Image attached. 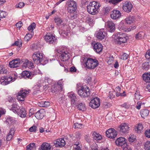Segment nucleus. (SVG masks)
<instances>
[{
	"label": "nucleus",
	"mask_w": 150,
	"mask_h": 150,
	"mask_svg": "<svg viewBox=\"0 0 150 150\" xmlns=\"http://www.w3.org/2000/svg\"><path fill=\"white\" fill-rule=\"evenodd\" d=\"M100 6V4L96 1L91 2L87 6V11L90 14L95 15L98 12V10Z\"/></svg>",
	"instance_id": "1"
},
{
	"label": "nucleus",
	"mask_w": 150,
	"mask_h": 150,
	"mask_svg": "<svg viewBox=\"0 0 150 150\" xmlns=\"http://www.w3.org/2000/svg\"><path fill=\"white\" fill-rule=\"evenodd\" d=\"M106 135L109 138L114 139L117 137V132L114 129H109L106 132Z\"/></svg>",
	"instance_id": "11"
},
{
	"label": "nucleus",
	"mask_w": 150,
	"mask_h": 150,
	"mask_svg": "<svg viewBox=\"0 0 150 150\" xmlns=\"http://www.w3.org/2000/svg\"><path fill=\"white\" fill-rule=\"evenodd\" d=\"M106 35V32L103 29H101L96 32L95 35L97 39L101 40L104 39Z\"/></svg>",
	"instance_id": "14"
},
{
	"label": "nucleus",
	"mask_w": 150,
	"mask_h": 150,
	"mask_svg": "<svg viewBox=\"0 0 150 150\" xmlns=\"http://www.w3.org/2000/svg\"><path fill=\"white\" fill-rule=\"evenodd\" d=\"M116 145L119 146H125L127 145L125 139L123 137H120L118 138L115 141Z\"/></svg>",
	"instance_id": "18"
},
{
	"label": "nucleus",
	"mask_w": 150,
	"mask_h": 150,
	"mask_svg": "<svg viewBox=\"0 0 150 150\" xmlns=\"http://www.w3.org/2000/svg\"><path fill=\"white\" fill-rule=\"evenodd\" d=\"M37 127L35 126H33L31 127L29 129V130L30 132H35L36 130Z\"/></svg>",
	"instance_id": "59"
},
{
	"label": "nucleus",
	"mask_w": 150,
	"mask_h": 150,
	"mask_svg": "<svg viewBox=\"0 0 150 150\" xmlns=\"http://www.w3.org/2000/svg\"><path fill=\"white\" fill-rule=\"evenodd\" d=\"M123 0H110L109 1V3L110 4L116 5Z\"/></svg>",
	"instance_id": "43"
},
{
	"label": "nucleus",
	"mask_w": 150,
	"mask_h": 150,
	"mask_svg": "<svg viewBox=\"0 0 150 150\" xmlns=\"http://www.w3.org/2000/svg\"><path fill=\"white\" fill-rule=\"evenodd\" d=\"M33 60L34 63L38 64L41 63L43 59V54L40 51L34 52L32 55Z\"/></svg>",
	"instance_id": "6"
},
{
	"label": "nucleus",
	"mask_w": 150,
	"mask_h": 150,
	"mask_svg": "<svg viewBox=\"0 0 150 150\" xmlns=\"http://www.w3.org/2000/svg\"><path fill=\"white\" fill-rule=\"evenodd\" d=\"M61 88H60L56 84H54L52 87L51 91L52 93H57L60 91H61L62 90Z\"/></svg>",
	"instance_id": "31"
},
{
	"label": "nucleus",
	"mask_w": 150,
	"mask_h": 150,
	"mask_svg": "<svg viewBox=\"0 0 150 150\" xmlns=\"http://www.w3.org/2000/svg\"><path fill=\"white\" fill-rule=\"evenodd\" d=\"M84 63L85 67L89 69H93L98 65V62L96 59L90 58L85 59Z\"/></svg>",
	"instance_id": "2"
},
{
	"label": "nucleus",
	"mask_w": 150,
	"mask_h": 150,
	"mask_svg": "<svg viewBox=\"0 0 150 150\" xmlns=\"http://www.w3.org/2000/svg\"><path fill=\"white\" fill-rule=\"evenodd\" d=\"M7 72V70L4 66L2 65H0V74H6Z\"/></svg>",
	"instance_id": "47"
},
{
	"label": "nucleus",
	"mask_w": 150,
	"mask_h": 150,
	"mask_svg": "<svg viewBox=\"0 0 150 150\" xmlns=\"http://www.w3.org/2000/svg\"><path fill=\"white\" fill-rule=\"evenodd\" d=\"M140 113L142 117V118H144L145 117L148 115L149 113V111L147 110L144 109L142 110L141 111Z\"/></svg>",
	"instance_id": "40"
},
{
	"label": "nucleus",
	"mask_w": 150,
	"mask_h": 150,
	"mask_svg": "<svg viewBox=\"0 0 150 150\" xmlns=\"http://www.w3.org/2000/svg\"><path fill=\"white\" fill-rule=\"evenodd\" d=\"M119 132L122 135H123L128 133L129 127L127 124L122 123L121 124L119 127Z\"/></svg>",
	"instance_id": "10"
},
{
	"label": "nucleus",
	"mask_w": 150,
	"mask_h": 150,
	"mask_svg": "<svg viewBox=\"0 0 150 150\" xmlns=\"http://www.w3.org/2000/svg\"><path fill=\"white\" fill-rule=\"evenodd\" d=\"M120 12L118 10H114L111 12L110 14L111 18L113 19H116L120 18L121 16Z\"/></svg>",
	"instance_id": "21"
},
{
	"label": "nucleus",
	"mask_w": 150,
	"mask_h": 150,
	"mask_svg": "<svg viewBox=\"0 0 150 150\" xmlns=\"http://www.w3.org/2000/svg\"><path fill=\"white\" fill-rule=\"evenodd\" d=\"M134 129L135 132L140 133L143 131V126L142 124L138 123L135 126Z\"/></svg>",
	"instance_id": "25"
},
{
	"label": "nucleus",
	"mask_w": 150,
	"mask_h": 150,
	"mask_svg": "<svg viewBox=\"0 0 150 150\" xmlns=\"http://www.w3.org/2000/svg\"><path fill=\"white\" fill-rule=\"evenodd\" d=\"M77 4L76 2L72 0L67 2V10L69 13L74 12L77 9Z\"/></svg>",
	"instance_id": "7"
},
{
	"label": "nucleus",
	"mask_w": 150,
	"mask_h": 150,
	"mask_svg": "<svg viewBox=\"0 0 150 150\" xmlns=\"http://www.w3.org/2000/svg\"><path fill=\"white\" fill-rule=\"evenodd\" d=\"M121 106L126 108H128L130 106V105L128 103H125L121 105Z\"/></svg>",
	"instance_id": "58"
},
{
	"label": "nucleus",
	"mask_w": 150,
	"mask_h": 150,
	"mask_svg": "<svg viewBox=\"0 0 150 150\" xmlns=\"http://www.w3.org/2000/svg\"><path fill=\"white\" fill-rule=\"evenodd\" d=\"M144 33L142 32H140L136 35L135 38L136 39H141L144 38Z\"/></svg>",
	"instance_id": "39"
},
{
	"label": "nucleus",
	"mask_w": 150,
	"mask_h": 150,
	"mask_svg": "<svg viewBox=\"0 0 150 150\" xmlns=\"http://www.w3.org/2000/svg\"><path fill=\"white\" fill-rule=\"evenodd\" d=\"M14 132L15 130L11 128L10 129L7 136L6 139L7 141H10L11 139L13 136L14 135Z\"/></svg>",
	"instance_id": "33"
},
{
	"label": "nucleus",
	"mask_w": 150,
	"mask_h": 150,
	"mask_svg": "<svg viewBox=\"0 0 150 150\" xmlns=\"http://www.w3.org/2000/svg\"><path fill=\"white\" fill-rule=\"evenodd\" d=\"M79 146V147H82L81 143L79 141L75 142L74 144L73 147H77Z\"/></svg>",
	"instance_id": "57"
},
{
	"label": "nucleus",
	"mask_w": 150,
	"mask_h": 150,
	"mask_svg": "<svg viewBox=\"0 0 150 150\" xmlns=\"http://www.w3.org/2000/svg\"><path fill=\"white\" fill-rule=\"evenodd\" d=\"M77 89L78 94L81 98L88 97L90 95V91L89 87L85 85L78 87Z\"/></svg>",
	"instance_id": "4"
},
{
	"label": "nucleus",
	"mask_w": 150,
	"mask_h": 150,
	"mask_svg": "<svg viewBox=\"0 0 150 150\" xmlns=\"http://www.w3.org/2000/svg\"><path fill=\"white\" fill-rule=\"evenodd\" d=\"M134 96L135 98L137 100H139L140 99H143V97L141 96L140 94L137 91L136 92V93H135L134 94Z\"/></svg>",
	"instance_id": "48"
},
{
	"label": "nucleus",
	"mask_w": 150,
	"mask_h": 150,
	"mask_svg": "<svg viewBox=\"0 0 150 150\" xmlns=\"http://www.w3.org/2000/svg\"><path fill=\"white\" fill-rule=\"evenodd\" d=\"M142 68L145 70H148L149 67V63L148 62H145L142 65Z\"/></svg>",
	"instance_id": "50"
},
{
	"label": "nucleus",
	"mask_w": 150,
	"mask_h": 150,
	"mask_svg": "<svg viewBox=\"0 0 150 150\" xmlns=\"http://www.w3.org/2000/svg\"><path fill=\"white\" fill-rule=\"evenodd\" d=\"M127 38L125 33L118 32L115 37V42L118 45H121L127 42Z\"/></svg>",
	"instance_id": "5"
},
{
	"label": "nucleus",
	"mask_w": 150,
	"mask_h": 150,
	"mask_svg": "<svg viewBox=\"0 0 150 150\" xmlns=\"http://www.w3.org/2000/svg\"><path fill=\"white\" fill-rule=\"evenodd\" d=\"M144 149L145 150H150V141L146 142L144 144Z\"/></svg>",
	"instance_id": "44"
},
{
	"label": "nucleus",
	"mask_w": 150,
	"mask_h": 150,
	"mask_svg": "<svg viewBox=\"0 0 150 150\" xmlns=\"http://www.w3.org/2000/svg\"><path fill=\"white\" fill-rule=\"evenodd\" d=\"M135 139V136L134 135H130L128 137L129 141L131 142H133Z\"/></svg>",
	"instance_id": "53"
},
{
	"label": "nucleus",
	"mask_w": 150,
	"mask_h": 150,
	"mask_svg": "<svg viewBox=\"0 0 150 150\" xmlns=\"http://www.w3.org/2000/svg\"><path fill=\"white\" fill-rule=\"evenodd\" d=\"M92 136L94 140L97 142L100 140L102 139L101 135L99 133L94 132L92 134Z\"/></svg>",
	"instance_id": "24"
},
{
	"label": "nucleus",
	"mask_w": 150,
	"mask_h": 150,
	"mask_svg": "<svg viewBox=\"0 0 150 150\" xmlns=\"http://www.w3.org/2000/svg\"><path fill=\"white\" fill-rule=\"evenodd\" d=\"M145 57L147 59H150V49L148 50L146 53Z\"/></svg>",
	"instance_id": "64"
},
{
	"label": "nucleus",
	"mask_w": 150,
	"mask_h": 150,
	"mask_svg": "<svg viewBox=\"0 0 150 150\" xmlns=\"http://www.w3.org/2000/svg\"><path fill=\"white\" fill-rule=\"evenodd\" d=\"M7 15V13L3 11L0 10V18H5Z\"/></svg>",
	"instance_id": "52"
},
{
	"label": "nucleus",
	"mask_w": 150,
	"mask_h": 150,
	"mask_svg": "<svg viewBox=\"0 0 150 150\" xmlns=\"http://www.w3.org/2000/svg\"><path fill=\"white\" fill-rule=\"evenodd\" d=\"M105 26L109 32L112 33L114 31L115 24L112 21H107L105 23Z\"/></svg>",
	"instance_id": "16"
},
{
	"label": "nucleus",
	"mask_w": 150,
	"mask_h": 150,
	"mask_svg": "<svg viewBox=\"0 0 150 150\" xmlns=\"http://www.w3.org/2000/svg\"><path fill=\"white\" fill-rule=\"evenodd\" d=\"M36 149L34 143H30L26 146V150H35Z\"/></svg>",
	"instance_id": "38"
},
{
	"label": "nucleus",
	"mask_w": 150,
	"mask_h": 150,
	"mask_svg": "<svg viewBox=\"0 0 150 150\" xmlns=\"http://www.w3.org/2000/svg\"><path fill=\"white\" fill-rule=\"evenodd\" d=\"M86 22L90 26H92L95 23L94 18L93 16L87 17L86 18Z\"/></svg>",
	"instance_id": "30"
},
{
	"label": "nucleus",
	"mask_w": 150,
	"mask_h": 150,
	"mask_svg": "<svg viewBox=\"0 0 150 150\" xmlns=\"http://www.w3.org/2000/svg\"><path fill=\"white\" fill-rule=\"evenodd\" d=\"M60 54L59 58L62 62L67 61L69 58L70 55L67 49L64 47H62L57 51Z\"/></svg>",
	"instance_id": "3"
},
{
	"label": "nucleus",
	"mask_w": 150,
	"mask_h": 150,
	"mask_svg": "<svg viewBox=\"0 0 150 150\" xmlns=\"http://www.w3.org/2000/svg\"><path fill=\"white\" fill-rule=\"evenodd\" d=\"M45 41L50 44H55L57 42V39L54 35L49 33H47L45 36Z\"/></svg>",
	"instance_id": "8"
},
{
	"label": "nucleus",
	"mask_w": 150,
	"mask_h": 150,
	"mask_svg": "<svg viewBox=\"0 0 150 150\" xmlns=\"http://www.w3.org/2000/svg\"><path fill=\"white\" fill-rule=\"evenodd\" d=\"M77 108L80 110L84 111L86 109L85 104L83 103H79L77 105Z\"/></svg>",
	"instance_id": "37"
},
{
	"label": "nucleus",
	"mask_w": 150,
	"mask_h": 150,
	"mask_svg": "<svg viewBox=\"0 0 150 150\" xmlns=\"http://www.w3.org/2000/svg\"><path fill=\"white\" fill-rule=\"evenodd\" d=\"M20 108V107L17 104L14 103L11 105L9 108L14 113H16Z\"/></svg>",
	"instance_id": "29"
},
{
	"label": "nucleus",
	"mask_w": 150,
	"mask_h": 150,
	"mask_svg": "<svg viewBox=\"0 0 150 150\" xmlns=\"http://www.w3.org/2000/svg\"><path fill=\"white\" fill-rule=\"evenodd\" d=\"M125 21L127 24H129L133 23L134 22V19L132 17H128L125 19Z\"/></svg>",
	"instance_id": "36"
},
{
	"label": "nucleus",
	"mask_w": 150,
	"mask_h": 150,
	"mask_svg": "<svg viewBox=\"0 0 150 150\" xmlns=\"http://www.w3.org/2000/svg\"><path fill=\"white\" fill-rule=\"evenodd\" d=\"M110 8V7L107 6L103 8V10L104 11L105 13H107L109 12Z\"/></svg>",
	"instance_id": "62"
},
{
	"label": "nucleus",
	"mask_w": 150,
	"mask_h": 150,
	"mask_svg": "<svg viewBox=\"0 0 150 150\" xmlns=\"http://www.w3.org/2000/svg\"><path fill=\"white\" fill-rule=\"evenodd\" d=\"M29 93L28 91L25 90L20 91L17 96V99L19 101H23L27 94Z\"/></svg>",
	"instance_id": "13"
},
{
	"label": "nucleus",
	"mask_w": 150,
	"mask_h": 150,
	"mask_svg": "<svg viewBox=\"0 0 150 150\" xmlns=\"http://www.w3.org/2000/svg\"><path fill=\"white\" fill-rule=\"evenodd\" d=\"M100 104V101L99 98L96 97L91 100L89 103L90 106L93 109H96L98 108Z\"/></svg>",
	"instance_id": "9"
},
{
	"label": "nucleus",
	"mask_w": 150,
	"mask_h": 150,
	"mask_svg": "<svg viewBox=\"0 0 150 150\" xmlns=\"http://www.w3.org/2000/svg\"><path fill=\"white\" fill-rule=\"evenodd\" d=\"M128 55L126 53H124L122 55H120L119 56V58L125 60L127 59L128 57Z\"/></svg>",
	"instance_id": "49"
},
{
	"label": "nucleus",
	"mask_w": 150,
	"mask_h": 150,
	"mask_svg": "<svg viewBox=\"0 0 150 150\" xmlns=\"http://www.w3.org/2000/svg\"><path fill=\"white\" fill-rule=\"evenodd\" d=\"M53 143L56 147H62L66 144L64 139L62 138L57 139L54 141Z\"/></svg>",
	"instance_id": "17"
},
{
	"label": "nucleus",
	"mask_w": 150,
	"mask_h": 150,
	"mask_svg": "<svg viewBox=\"0 0 150 150\" xmlns=\"http://www.w3.org/2000/svg\"><path fill=\"white\" fill-rule=\"evenodd\" d=\"M143 79L146 82H150V74L148 73H145L142 75Z\"/></svg>",
	"instance_id": "35"
},
{
	"label": "nucleus",
	"mask_w": 150,
	"mask_h": 150,
	"mask_svg": "<svg viewBox=\"0 0 150 150\" xmlns=\"http://www.w3.org/2000/svg\"><path fill=\"white\" fill-rule=\"evenodd\" d=\"M93 49L96 53H100L103 50V46L100 43H95L93 45Z\"/></svg>",
	"instance_id": "20"
},
{
	"label": "nucleus",
	"mask_w": 150,
	"mask_h": 150,
	"mask_svg": "<svg viewBox=\"0 0 150 150\" xmlns=\"http://www.w3.org/2000/svg\"><path fill=\"white\" fill-rule=\"evenodd\" d=\"M133 7L132 4L130 2L126 1L123 4L122 6V8L123 10L127 13H129L131 11Z\"/></svg>",
	"instance_id": "15"
},
{
	"label": "nucleus",
	"mask_w": 150,
	"mask_h": 150,
	"mask_svg": "<svg viewBox=\"0 0 150 150\" xmlns=\"http://www.w3.org/2000/svg\"><path fill=\"white\" fill-rule=\"evenodd\" d=\"M12 78L10 76L8 78V77H1V79L3 80V81H2V83L3 84L7 85L9 83V82L11 81L12 80Z\"/></svg>",
	"instance_id": "32"
},
{
	"label": "nucleus",
	"mask_w": 150,
	"mask_h": 150,
	"mask_svg": "<svg viewBox=\"0 0 150 150\" xmlns=\"http://www.w3.org/2000/svg\"><path fill=\"white\" fill-rule=\"evenodd\" d=\"M15 119L13 117H8L6 119L4 123L6 125H11L13 124L15 122Z\"/></svg>",
	"instance_id": "34"
},
{
	"label": "nucleus",
	"mask_w": 150,
	"mask_h": 150,
	"mask_svg": "<svg viewBox=\"0 0 150 150\" xmlns=\"http://www.w3.org/2000/svg\"><path fill=\"white\" fill-rule=\"evenodd\" d=\"M35 27L36 24L35 23H33L28 26V29L29 31L33 32V30L35 28Z\"/></svg>",
	"instance_id": "45"
},
{
	"label": "nucleus",
	"mask_w": 150,
	"mask_h": 150,
	"mask_svg": "<svg viewBox=\"0 0 150 150\" xmlns=\"http://www.w3.org/2000/svg\"><path fill=\"white\" fill-rule=\"evenodd\" d=\"M25 5V4L22 2H20L18 5L16 6L17 8H22Z\"/></svg>",
	"instance_id": "63"
},
{
	"label": "nucleus",
	"mask_w": 150,
	"mask_h": 150,
	"mask_svg": "<svg viewBox=\"0 0 150 150\" xmlns=\"http://www.w3.org/2000/svg\"><path fill=\"white\" fill-rule=\"evenodd\" d=\"M51 148V145L49 144L46 142L43 143L40 146L41 150H50Z\"/></svg>",
	"instance_id": "26"
},
{
	"label": "nucleus",
	"mask_w": 150,
	"mask_h": 150,
	"mask_svg": "<svg viewBox=\"0 0 150 150\" xmlns=\"http://www.w3.org/2000/svg\"><path fill=\"white\" fill-rule=\"evenodd\" d=\"M16 113L22 118L25 117L27 115L25 110L23 108H20Z\"/></svg>",
	"instance_id": "22"
},
{
	"label": "nucleus",
	"mask_w": 150,
	"mask_h": 150,
	"mask_svg": "<svg viewBox=\"0 0 150 150\" xmlns=\"http://www.w3.org/2000/svg\"><path fill=\"white\" fill-rule=\"evenodd\" d=\"M144 135L146 137L150 138V129H147L145 130Z\"/></svg>",
	"instance_id": "56"
},
{
	"label": "nucleus",
	"mask_w": 150,
	"mask_h": 150,
	"mask_svg": "<svg viewBox=\"0 0 150 150\" xmlns=\"http://www.w3.org/2000/svg\"><path fill=\"white\" fill-rule=\"evenodd\" d=\"M62 81V79L58 81L56 84L57 86L60 87V88H61L62 89L63 86V82Z\"/></svg>",
	"instance_id": "55"
},
{
	"label": "nucleus",
	"mask_w": 150,
	"mask_h": 150,
	"mask_svg": "<svg viewBox=\"0 0 150 150\" xmlns=\"http://www.w3.org/2000/svg\"><path fill=\"white\" fill-rule=\"evenodd\" d=\"M124 23L121 22L118 27V29L121 31H125L126 32H129L131 31L132 30H133L136 28V27L135 25L132 26L130 27L129 28H127L126 27L123 25Z\"/></svg>",
	"instance_id": "12"
},
{
	"label": "nucleus",
	"mask_w": 150,
	"mask_h": 150,
	"mask_svg": "<svg viewBox=\"0 0 150 150\" xmlns=\"http://www.w3.org/2000/svg\"><path fill=\"white\" fill-rule=\"evenodd\" d=\"M54 21L55 23H56L57 25H61L63 22V21L62 19L58 17L55 18Z\"/></svg>",
	"instance_id": "46"
},
{
	"label": "nucleus",
	"mask_w": 150,
	"mask_h": 150,
	"mask_svg": "<svg viewBox=\"0 0 150 150\" xmlns=\"http://www.w3.org/2000/svg\"><path fill=\"white\" fill-rule=\"evenodd\" d=\"M45 80L47 81L49 86L52 85L54 84V81L52 79L48 77H45Z\"/></svg>",
	"instance_id": "54"
},
{
	"label": "nucleus",
	"mask_w": 150,
	"mask_h": 150,
	"mask_svg": "<svg viewBox=\"0 0 150 150\" xmlns=\"http://www.w3.org/2000/svg\"><path fill=\"white\" fill-rule=\"evenodd\" d=\"M47 81L45 80V77L44 80L40 81H39L38 83L34 87V89H35L36 88H37V89H39L40 87L42 86V85H49Z\"/></svg>",
	"instance_id": "23"
},
{
	"label": "nucleus",
	"mask_w": 150,
	"mask_h": 150,
	"mask_svg": "<svg viewBox=\"0 0 150 150\" xmlns=\"http://www.w3.org/2000/svg\"><path fill=\"white\" fill-rule=\"evenodd\" d=\"M40 104H42L41 106L42 107H47L49 106L50 105V103L49 102L47 101H42L40 103ZM41 106V105H40Z\"/></svg>",
	"instance_id": "51"
},
{
	"label": "nucleus",
	"mask_w": 150,
	"mask_h": 150,
	"mask_svg": "<svg viewBox=\"0 0 150 150\" xmlns=\"http://www.w3.org/2000/svg\"><path fill=\"white\" fill-rule=\"evenodd\" d=\"M20 59H16L12 60L9 62V65L11 68L17 67H18L20 63Z\"/></svg>",
	"instance_id": "19"
},
{
	"label": "nucleus",
	"mask_w": 150,
	"mask_h": 150,
	"mask_svg": "<svg viewBox=\"0 0 150 150\" xmlns=\"http://www.w3.org/2000/svg\"><path fill=\"white\" fill-rule=\"evenodd\" d=\"M70 13V18L71 20H73L75 19L76 17V15L74 13V12Z\"/></svg>",
	"instance_id": "60"
},
{
	"label": "nucleus",
	"mask_w": 150,
	"mask_h": 150,
	"mask_svg": "<svg viewBox=\"0 0 150 150\" xmlns=\"http://www.w3.org/2000/svg\"><path fill=\"white\" fill-rule=\"evenodd\" d=\"M33 34V32H31L30 34L28 33L26 34L24 38L25 40L27 41H29L32 37Z\"/></svg>",
	"instance_id": "42"
},
{
	"label": "nucleus",
	"mask_w": 150,
	"mask_h": 150,
	"mask_svg": "<svg viewBox=\"0 0 150 150\" xmlns=\"http://www.w3.org/2000/svg\"><path fill=\"white\" fill-rule=\"evenodd\" d=\"M68 96L70 99L72 104H74L76 102L77 98L75 94L72 93H68Z\"/></svg>",
	"instance_id": "27"
},
{
	"label": "nucleus",
	"mask_w": 150,
	"mask_h": 150,
	"mask_svg": "<svg viewBox=\"0 0 150 150\" xmlns=\"http://www.w3.org/2000/svg\"><path fill=\"white\" fill-rule=\"evenodd\" d=\"M74 127L75 128H80L82 127V125L81 124L76 123L74 124Z\"/></svg>",
	"instance_id": "61"
},
{
	"label": "nucleus",
	"mask_w": 150,
	"mask_h": 150,
	"mask_svg": "<svg viewBox=\"0 0 150 150\" xmlns=\"http://www.w3.org/2000/svg\"><path fill=\"white\" fill-rule=\"evenodd\" d=\"M44 112L43 110H40L38 111L35 114V117L38 119H42L44 115Z\"/></svg>",
	"instance_id": "28"
},
{
	"label": "nucleus",
	"mask_w": 150,
	"mask_h": 150,
	"mask_svg": "<svg viewBox=\"0 0 150 150\" xmlns=\"http://www.w3.org/2000/svg\"><path fill=\"white\" fill-rule=\"evenodd\" d=\"M21 75L22 76L25 78H29L30 76V73L29 71H23L21 73Z\"/></svg>",
	"instance_id": "41"
}]
</instances>
